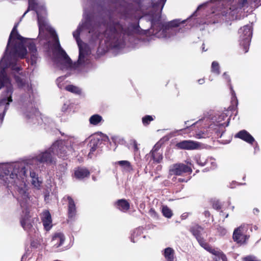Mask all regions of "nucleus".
<instances>
[{"instance_id":"1a4fd4ad","label":"nucleus","mask_w":261,"mask_h":261,"mask_svg":"<svg viewBox=\"0 0 261 261\" xmlns=\"http://www.w3.org/2000/svg\"><path fill=\"white\" fill-rule=\"evenodd\" d=\"M176 146L180 149L194 150L200 147V143L192 140H184L176 144Z\"/></svg>"},{"instance_id":"c03bdc74","label":"nucleus","mask_w":261,"mask_h":261,"mask_svg":"<svg viewBox=\"0 0 261 261\" xmlns=\"http://www.w3.org/2000/svg\"><path fill=\"white\" fill-rule=\"evenodd\" d=\"M198 82L199 83V84H202L204 82V79H199Z\"/></svg>"},{"instance_id":"a18cd8bd","label":"nucleus","mask_w":261,"mask_h":261,"mask_svg":"<svg viewBox=\"0 0 261 261\" xmlns=\"http://www.w3.org/2000/svg\"><path fill=\"white\" fill-rule=\"evenodd\" d=\"M33 113H34V115H35L36 116H37L38 114H39V112H37L36 110H35V111L34 110Z\"/></svg>"},{"instance_id":"39448f33","label":"nucleus","mask_w":261,"mask_h":261,"mask_svg":"<svg viewBox=\"0 0 261 261\" xmlns=\"http://www.w3.org/2000/svg\"><path fill=\"white\" fill-rule=\"evenodd\" d=\"M233 0H211L210 2H206L199 5L196 11L201 8L210 5L211 4H215L217 5L221 6L220 8L223 16H229L230 19H233L237 18L236 14L239 12L240 10L244 7H247L248 3L247 0H239L237 6L232 5Z\"/></svg>"},{"instance_id":"bf43d9fd","label":"nucleus","mask_w":261,"mask_h":261,"mask_svg":"<svg viewBox=\"0 0 261 261\" xmlns=\"http://www.w3.org/2000/svg\"><path fill=\"white\" fill-rule=\"evenodd\" d=\"M222 260V261H223V260ZM225 261H227V259H226V258L225 259Z\"/></svg>"},{"instance_id":"c756f323","label":"nucleus","mask_w":261,"mask_h":261,"mask_svg":"<svg viewBox=\"0 0 261 261\" xmlns=\"http://www.w3.org/2000/svg\"><path fill=\"white\" fill-rule=\"evenodd\" d=\"M212 71L217 74H220L219 65L218 62L214 61L212 64Z\"/></svg>"},{"instance_id":"6e6552de","label":"nucleus","mask_w":261,"mask_h":261,"mask_svg":"<svg viewBox=\"0 0 261 261\" xmlns=\"http://www.w3.org/2000/svg\"><path fill=\"white\" fill-rule=\"evenodd\" d=\"M170 174L176 175H181L184 173H191L192 169L190 167L183 164H176L173 165L170 169Z\"/></svg>"},{"instance_id":"5701e85b","label":"nucleus","mask_w":261,"mask_h":261,"mask_svg":"<svg viewBox=\"0 0 261 261\" xmlns=\"http://www.w3.org/2000/svg\"><path fill=\"white\" fill-rule=\"evenodd\" d=\"M173 250L171 248H167L164 250V256L167 261H173Z\"/></svg>"},{"instance_id":"58836bf2","label":"nucleus","mask_w":261,"mask_h":261,"mask_svg":"<svg viewBox=\"0 0 261 261\" xmlns=\"http://www.w3.org/2000/svg\"><path fill=\"white\" fill-rule=\"evenodd\" d=\"M64 79V77H59L58 79H57V84L58 85V87L60 88H62V87L60 85V83L62 82V81Z\"/></svg>"},{"instance_id":"20e7f679","label":"nucleus","mask_w":261,"mask_h":261,"mask_svg":"<svg viewBox=\"0 0 261 261\" xmlns=\"http://www.w3.org/2000/svg\"><path fill=\"white\" fill-rule=\"evenodd\" d=\"M185 20L180 22L179 20H173L167 23L161 21L160 17L158 20L153 19L151 22L152 28L154 35L159 38H170L176 35L181 30L178 27L180 23H184Z\"/></svg>"},{"instance_id":"3c124183","label":"nucleus","mask_w":261,"mask_h":261,"mask_svg":"<svg viewBox=\"0 0 261 261\" xmlns=\"http://www.w3.org/2000/svg\"><path fill=\"white\" fill-rule=\"evenodd\" d=\"M198 123V122L197 121V122H196V123H193V124L191 125V126H193V125H195L196 123Z\"/></svg>"},{"instance_id":"72a5a7b5","label":"nucleus","mask_w":261,"mask_h":261,"mask_svg":"<svg viewBox=\"0 0 261 261\" xmlns=\"http://www.w3.org/2000/svg\"><path fill=\"white\" fill-rule=\"evenodd\" d=\"M244 261H260L257 259L255 257L253 256H248L244 257L243 259Z\"/></svg>"},{"instance_id":"13d9d810","label":"nucleus","mask_w":261,"mask_h":261,"mask_svg":"<svg viewBox=\"0 0 261 261\" xmlns=\"http://www.w3.org/2000/svg\"><path fill=\"white\" fill-rule=\"evenodd\" d=\"M228 215L227 214L226 216V218H227L228 217Z\"/></svg>"},{"instance_id":"603ef678","label":"nucleus","mask_w":261,"mask_h":261,"mask_svg":"<svg viewBox=\"0 0 261 261\" xmlns=\"http://www.w3.org/2000/svg\"><path fill=\"white\" fill-rule=\"evenodd\" d=\"M47 196L46 195L45 196V200H46V199L47 198Z\"/></svg>"},{"instance_id":"864d4df0","label":"nucleus","mask_w":261,"mask_h":261,"mask_svg":"<svg viewBox=\"0 0 261 261\" xmlns=\"http://www.w3.org/2000/svg\"><path fill=\"white\" fill-rule=\"evenodd\" d=\"M214 261H219V260H218L217 258H214ZM219 261H220V260H219Z\"/></svg>"},{"instance_id":"f257e3e1","label":"nucleus","mask_w":261,"mask_h":261,"mask_svg":"<svg viewBox=\"0 0 261 261\" xmlns=\"http://www.w3.org/2000/svg\"><path fill=\"white\" fill-rule=\"evenodd\" d=\"M34 11L36 12L39 29V35L48 33L53 38L55 42L51 47L53 60L56 66L61 70L70 71L77 70L82 71V68L88 64L90 51L88 46L83 43L79 36L88 32L91 36V40L95 41L101 39L99 34L101 25H93L92 22L87 17L80 23L76 31L73 32V36L75 39L79 48V56L77 62L73 64L65 51L61 47L55 31L47 23L46 11L44 3L40 0H34Z\"/></svg>"},{"instance_id":"c85d7f7f","label":"nucleus","mask_w":261,"mask_h":261,"mask_svg":"<svg viewBox=\"0 0 261 261\" xmlns=\"http://www.w3.org/2000/svg\"><path fill=\"white\" fill-rule=\"evenodd\" d=\"M117 163L126 170H129L132 169L130 163L127 161H118Z\"/></svg>"},{"instance_id":"7c9ffc66","label":"nucleus","mask_w":261,"mask_h":261,"mask_svg":"<svg viewBox=\"0 0 261 261\" xmlns=\"http://www.w3.org/2000/svg\"><path fill=\"white\" fill-rule=\"evenodd\" d=\"M152 120L153 118L152 116L146 115L142 118V122L144 125H148Z\"/></svg>"},{"instance_id":"6e6d98bb","label":"nucleus","mask_w":261,"mask_h":261,"mask_svg":"<svg viewBox=\"0 0 261 261\" xmlns=\"http://www.w3.org/2000/svg\"><path fill=\"white\" fill-rule=\"evenodd\" d=\"M204 49H205V47H203V50H204V51H206V50H204Z\"/></svg>"},{"instance_id":"b1692460","label":"nucleus","mask_w":261,"mask_h":261,"mask_svg":"<svg viewBox=\"0 0 261 261\" xmlns=\"http://www.w3.org/2000/svg\"><path fill=\"white\" fill-rule=\"evenodd\" d=\"M65 89L68 91L76 94H81L82 93L81 90L79 87L72 85L66 86L65 87Z\"/></svg>"},{"instance_id":"4d7b16f0","label":"nucleus","mask_w":261,"mask_h":261,"mask_svg":"<svg viewBox=\"0 0 261 261\" xmlns=\"http://www.w3.org/2000/svg\"><path fill=\"white\" fill-rule=\"evenodd\" d=\"M188 122V121H186V122H185V124H187Z\"/></svg>"},{"instance_id":"a211bd4d","label":"nucleus","mask_w":261,"mask_h":261,"mask_svg":"<svg viewBox=\"0 0 261 261\" xmlns=\"http://www.w3.org/2000/svg\"><path fill=\"white\" fill-rule=\"evenodd\" d=\"M67 199L68 201V215L70 218H72L76 214L75 205L71 197L68 196Z\"/></svg>"},{"instance_id":"bb28decb","label":"nucleus","mask_w":261,"mask_h":261,"mask_svg":"<svg viewBox=\"0 0 261 261\" xmlns=\"http://www.w3.org/2000/svg\"><path fill=\"white\" fill-rule=\"evenodd\" d=\"M162 213L163 215L168 218H171L172 216L171 210L166 206H164L163 207Z\"/></svg>"},{"instance_id":"09e8293b","label":"nucleus","mask_w":261,"mask_h":261,"mask_svg":"<svg viewBox=\"0 0 261 261\" xmlns=\"http://www.w3.org/2000/svg\"><path fill=\"white\" fill-rule=\"evenodd\" d=\"M25 257V255H23L22 256L21 260V261H23V260L24 259Z\"/></svg>"},{"instance_id":"9d476101","label":"nucleus","mask_w":261,"mask_h":261,"mask_svg":"<svg viewBox=\"0 0 261 261\" xmlns=\"http://www.w3.org/2000/svg\"><path fill=\"white\" fill-rule=\"evenodd\" d=\"M200 245L204 248L205 250L215 255L217 257L215 258H217L218 260H223V261L225 260L226 256L222 253L219 250H216L214 248H212L211 246H210L206 243H205L203 240L202 241L199 242Z\"/></svg>"},{"instance_id":"49530a36","label":"nucleus","mask_w":261,"mask_h":261,"mask_svg":"<svg viewBox=\"0 0 261 261\" xmlns=\"http://www.w3.org/2000/svg\"><path fill=\"white\" fill-rule=\"evenodd\" d=\"M178 181L179 182H184V181H185L186 180L184 179H183V178H179L178 179Z\"/></svg>"},{"instance_id":"e433bc0d","label":"nucleus","mask_w":261,"mask_h":261,"mask_svg":"<svg viewBox=\"0 0 261 261\" xmlns=\"http://www.w3.org/2000/svg\"><path fill=\"white\" fill-rule=\"evenodd\" d=\"M132 143H133L134 151H138L139 148L138 147V144H137V142H136V141H135V140L132 141Z\"/></svg>"},{"instance_id":"0eeeda50","label":"nucleus","mask_w":261,"mask_h":261,"mask_svg":"<svg viewBox=\"0 0 261 261\" xmlns=\"http://www.w3.org/2000/svg\"><path fill=\"white\" fill-rule=\"evenodd\" d=\"M239 33L240 44L243 46L245 53H247L252 37V25L248 24L241 28L239 31Z\"/></svg>"},{"instance_id":"423d86ee","label":"nucleus","mask_w":261,"mask_h":261,"mask_svg":"<svg viewBox=\"0 0 261 261\" xmlns=\"http://www.w3.org/2000/svg\"><path fill=\"white\" fill-rule=\"evenodd\" d=\"M121 34L129 35V33L124 30L122 26L118 23L110 22L102 35L107 46L116 47L119 45V39Z\"/></svg>"},{"instance_id":"ddd939ff","label":"nucleus","mask_w":261,"mask_h":261,"mask_svg":"<svg viewBox=\"0 0 261 261\" xmlns=\"http://www.w3.org/2000/svg\"><path fill=\"white\" fill-rule=\"evenodd\" d=\"M242 229L243 228L241 227H238L233 232V240L238 243L244 244L248 239L247 236L243 233Z\"/></svg>"},{"instance_id":"4468645a","label":"nucleus","mask_w":261,"mask_h":261,"mask_svg":"<svg viewBox=\"0 0 261 261\" xmlns=\"http://www.w3.org/2000/svg\"><path fill=\"white\" fill-rule=\"evenodd\" d=\"M235 137L240 138L250 144H252L254 141L253 137L245 130L240 131L235 135Z\"/></svg>"},{"instance_id":"c9c22d12","label":"nucleus","mask_w":261,"mask_h":261,"mask_svg":"<svg viewBox=\"0 0 261 261\" xmlns=\"http://www.w3.org/2000/svg\"><path fill=\"white\" fill-rule=\"evenodd\" d=\"M213 207L216 210H219L221 207L220 203L219 201H214L213 204Z\"/></svg>"},{"instance_id":"8fccbe9b","label":"nucleus","mask_w":261,"mask_h":261,"mask_svg":"<svg viewBox=\"0 0 261 261\" xmlns=\"http://www.w3.org/2000/svg\"><path fill=\"white\" fill-rule=\"evenodd\" d=\"M255 212L257 213L258 212V210L257 208L254 209V213H255Z\"/></svg>"},{"instance_id":"4be33fe9","label":"nucleus","mask_w":261,"mask_h":261,"mask_svg":"<svg viewBox=\"0 0 261 261\" xmlns=\"http://www.w3.org/2000/svg\"><path fill=\"white\" fill-rule=\"evenodd\" d=\"M99 138H95L92 139L90 141V144L91 147L90 151L89 153L88 156L90 158H91V154L95 151L97 146L98 145V144L99 143V142H101Z\"/></svg>"},{"instance_id":"dca6fc26","label":"nucleus","mask_w":261,"mask_h":261,"mask_svg":"<svg viewBox=\"0 0 261 261\" xmlns=\"http://www.w3.org/2000/svg\"><path fill=\"white\" fill-rule=\"evenodd\" d=\"M65 237L62 233H57L53 237L51 244L55 248L60 247L64 242Z\"/></svg>"},{"instance_id":"9b49d317","label":"nucleus","mask_w":261,"mask_h":261,"mask_svg":"<svg viewBox=\"0 0 261 261\" xmlns=\"http://www.w3.org/2000/svg\"><path fill=\"white\" fill-rule=\"evenodd\" d=\"M200 245L204 248L205 250L215 255L217 257L215 258H217L218 260H223V261L225 260L226 256L222 253L219 250H216L214 248H212L211 246H210L206 243H205L203 240L202 241L199 242Z\"/></svg>"},{"instance_id":"2f4dec72","label":"nucleus","mask_w":261,"mask_h":261,"mask_svg":"<svg viewBox=\"0 0 261 261\" xmlns=\"http://www.w3.org/2000/svg\"><path fill=\"white\" fill-rule=\"evenodd\" d=\"M34 187H36L37 189L39 188L40 185L42 184V180L39 179L38 176H36V175L34 173Z\"/></svg>"},{"instance_id":"79ce46f5","label":"nucleus","mask_w":261,"mask_h":261,"mask_svg":"<svg viewBox=\"0 0 261 261\" xmlns=\"http://www.w3.org/2000/svg\"><path fill=\"white\" fill-rule=\"evenodd\" d=\"M167 0H161L160 2V4L162 5V9L163 8L165 2Z\"/></svg>"},{"instance_id":"412c9836","label":"nucleus","mask_w":261,"mask_h":261,"mask_svg":"<svg viewBox=\"0 0 261 261\" xmlns=\"http://www.w3.org/2000/svg\"><path fill=\"white\" fill-rule=\"evenodd\" d=\"M102 121V117L98 114H94L89 118L90 123L93 125H97Z\"/></svg>"},{"instance_id":"cd10ccee","label":"nucleus","mask_w":261,"mask_h":261,"mask_svg":"<svg viewBox=\"0 0 261 261\" xmlns=\"http://www.w3.org/2000/svg\"><path fill=\"white\" fill-rule=\"evenodd\" d=\"M14 77L18 87H22L24 85L25 81L23 78L16 74H14Z\"/></svg>"},{"instance_id":"393cba45","label":"nucleus","mask_w":261,"mask_h":261,"mask_svg":"<svg viewBox=\"0 0 261 261\" xmlns=\"http://www.w3.org/2000/svg\"><path fill=\"white\" fill-rule=\"evenodd\" d=\"M32 106L31 103L29 107H24L23 108V115L24 117L27 119H30L31 118L32 116Z\"/></svg>"},{"instance_id":"f8f14e48","label":"nucleus","mask_w":261,"mask_h":261,"mask_svg":"<svg viewBox=\"0 0 261 261\" xmlns=\"http://www.w3.org/2000/svg\"><path fill=\"white\" fill-rule=\"evenodd\" d=\"M41 220L46 230H49L53 226L51 215L47 211H44L41 214Z\"/></svg>"},{"instance_id":"f704fd0d","label":"nucleus","mask_w":261,"mask_h":261,"mask_svg":"<svg viewBox=\"0 0 261 261\" xmlns=\"http://www.w3.org/2000/svg\"><path fill=\"white\" fill-rule=\"evenodd\" d=\"M33 10V0H29V7L28 10L25 12L23 14V16L25 15V14L30 10Z\"/></svg>"},{"instance_id":"7ed1b4c3","label":"nucleus","mask_w":261,"mask_h":261,"mask_svg":"<svg viewBox=\"0 0 261 261\" xmlns=\"http://www.w3.org/2000/svg\"><path fill=\"white\" fill-rule=\"evenodd\" d=\"M72 148L68 146L65 142L60 140L54 143L50 148L41 152L35 156V160L47 165L56 163V155L65 160L72 152Z\"/></svg>"},{"instance_id":"6ab92c4d","label":"nucleus","mask_w":261,"mask_h":261,"mask_svg":"<svg viewBox=\"0 0 261 261\" xmlns=\"http://www.w3.org/2000/svg\"><path fill=\"white\" fill-rule=\"evenodd\" d=\"M117 207L122 211H126L129 208V203L124 199H120L117 201Z\"/></svg>"},{"instance_id":"4c0bfd02","label":"nucleus","mask_w":261,"mask_h":261,"mask_svg":"<svg viewBox=\"0 0 261 261\" xmlns=\"http://www.w3.org/2000/svg\"><path fill=\"white\" fill-rule=\"evenodd\" d=\"M223 77L224 79H225L228 82V83H230V77H229V75L226 72L224 73V74H223Z\"/></svg>"},{"instance_id":"aec40b11","label":"nucleus","mask_w":261,"mask_h":261,"mask_svg":"<svg viewBox=\"0 0 261 261\" xmlns=\"http://www.w3.org/2000/svg\"><path fill=\"white\" fill-rule=\"evenodd\" d=\"M159 146L155 145L151 151L152 156L154 161L157 163H160L163 160V156L161 153H158L156 150L158 148Z\"/></svg>"},{"instance_id":"2eb2a0df","label":"nucleus","mask_w":261,"mask_h":261,"mask_svg":"<svg viewBox=\"0 0 261 261\" xmlns=\"http://www.w3.org/2000/svg\"><path fill=\"white\" fill-rule=\"evenodd\" d=\"M190 231L195 237L198 242L203 240L202 236L204 233V231L203 228L201 226L195 225L191 228Z\"/></svg>"},{"instance_id":"ea45409f","label":"nucleus","mask_w":261,"mask_h":261,"mask_svg":"<svg viewBox=\"0 0 261 261\" xmlns=\"http://www.w3.org/2000/svg\"><path fill=\"white\" fill-rule=\"evenodd\" d=\"M196 162H197V164H198L199 165H201L202 166H204V165H205L206 164L205 162H202L200 161V158L198 160L196 159Z\"/></svg>"},{"instance_id":"5fc2aeb1","label":"nucleus","mask_w":261,"mask_h":261,"mask_svg":"<svg viewBox=\"0 0 261 261\" xmlns=\"http://www.w3.org/2000/svg\"><path fill=\"white\" fill-rule=\"evenodd\" d=\"M30 62H31V65H32V64H33V61H32V60H31V61H30Z\"/></svg>"},{"instance_id":"473e14b6","label":"nucleus","mask_w":261,"mask_h":261,"mask_svg":"<svg viewBox=\"0 0 261 261\" xmlns=\"http://www.w3.org/2000/svg\"><path fill=\"white\" fill-rule=\"evenodd\" d=\"M218 231L219 233V234L221 236H224L227 233V230L225 228H223V227L219 226L218 228Z\"/></svg>"},{"instance_id":"37998d69","label":"nucleus","mask_w":261,"mask_h":261,"mask_svg":"<svg viewBox=\"0 0 261 261\" xmlns=\"http://www.w3.org/2000/svg\"><path fill=\"white\" fill-rule=\"evenodd\" d=\"M182 129H179V130H175V132H174L172 133V136H175V133H177V132H179V131H181Z\"/></svg>"},{"instance_id":"f3484780","label":"nucleus","mask_w":261,"mask_h":261,"mask_svg":"<svg viewBox=\"0 0 261 261\" xmlns=\"http://www.w3.org/2000/svg\"><path fill=\"white\" fill-rule=\"evenodd\" d=\"M90 174L88 169L84 168H78L74 171V176L79 179L84 178Z\"/></svg>"},{"instance_id":"f03ea898","label":"nucleus","mask_w":261,"mask_h":261,"mask_svg":"<svg viewBox=\"0 0 261 261\" xmlns=\"http://www.w3.org/2000/svg\"><path fill=\"white\" fill-rule=\"evenodd\" d=\"M27 169L24 164L13 163L0 165V184L13 186L18 191L20 196L19 198L23 215L21 224L24 229L31 231V220L29 219V204L31 200L28 197V189L24 181Z\"/></svg>"},{"instance_id":"a19ab883","label":"nucleus","mask_w":261,"mask_h":261,"mask_svg":"<svg viewBox=\"0 0 261 261\" xmlns=\"http://www.w3.org/2000/svg\"><path fill=\"white\" fill-rule=\"evenodd\" d=\"M203 133L202 134H200V133H197L196 135H195V137L196 138H198V139H200L201 138H203Z\"/></svg>"},{"instance_id":"a878e982","label":"nucleus","mask_w":261,"mask_h":261,"mask_svg":"<svg viewBox=\"0 0 261 261\" xmlns=\"http://www.w3.org/2000/svg\"><path fill=\"white\" fill-rule=\"evenodd\" d=\"M35 237L36 239L35 242L34 241V248H42L43 244L42 238L38 233L36 234Z\"/></svg>"},{"instance_id":"de8ad7c7","label":"nucleus","mask_w":261,"mask_h":261,"mask_svg":"<svg viewBox=\"0 0 261 261\" xmlns=\"http://www.w3.org/2000/svg\"><path fill=\"white\" fill-rule=\"evenodd\" d=\"M211 164L213 165V168H214L216 167V163L213 161L211 162Z\"/></svg>"}]
</instances>
